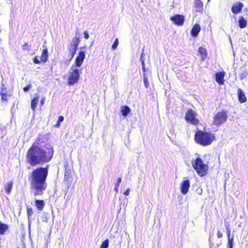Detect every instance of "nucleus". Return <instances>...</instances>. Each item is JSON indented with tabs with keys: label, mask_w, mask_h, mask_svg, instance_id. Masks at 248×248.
Segmentation results:
<instances>
[{
	"label": "nucleus",
	"mask_w": 248,
	"mask_h": 248,
	"mask_svg": "<svg viewBox=\"0 0 248 248\" xmlns=\"http://www.w3.org/2000/svg\"><path fill=\"white\" fill-rule=\"evenodd\" d=\"M118 45H119V40L118 38H116V39H115L113 44L112 45V46H111L112 49L113 50L116 49L117 48Z\"/></svg>",
	"instance_id": "cd10ccee"
},
{
	"label": "nucleus",
	"mask_w": 248,
	"mask_h": 248,
	"mask_svg": "<svg viewBox=\"0 0 248 248\" xmlns=\"http://www.w3.org/2000/svg\"><path fill=\"white\" fill-rule=\"evenodd\" d=\"M142 70H143L144 72H145V66H142Z\"/></svg>",
	"instance_id": "a18cd8bd"
},
{
	"label": "nucleus",
	"mask_w": 248,
	"mask_h": 248,
	"mask_svg": "<svg viewBox=\"0 0 248 248\" xmlns=\"http://www.w3.org/2000/svg\"><path fill=\"white\" fill-rule=\"evenodd\" d=\"M35 204L37 208L40 211L42 210L44 207V202L43 200H36Z\"/></svg>",
	"instance_id": "412c9836"
},
{
	"label": "nucleus",
	"mask_w": 248,
	"mask_h": 248,
	"mask_svg": "<svg viewBox=\"0 0 248 248\" xmlns=\"http://www.w3.org/2000/svg\"><path fill=\"white\" fill-rule=\"evenodd\" d=\"M33 62L35 63H36V64H39L40 63V62L39 61V60L38 59L36 58V57H35L33 59Z\"/></svg>",
	"instance_id": "4c0bfd02"
},
{
	"label": "nucleus",
	"mask_w": 248,
	"mask_h": 248,
	"mask_svg": "<svg viewBox=\"0 0 248 248\" xmlns=\"http://www.w3.org/2000/svg\"><path fill=\"white\" fill-rule=\"evenodd\" d=\"M190 187V182L186 178H184L183 182L181 184V191L183 194H186Z\"/></svg>",
	"instance_id": "1a4fd4ad"
},
{
	"label": "nucleus",
	"mask_w": 248,
	"mask_h": 248,
	"mask_svg": "<svg viewBox=\"0 0 248 248\" xmlns=\"http://www.w3.org/2000/svg\"><path fill=\"white\" fill-rule=\"evenodd\" d=\"M81 73V70L76 67L75 65H72L69 71L68 84L69 85H73L77 83L79 80Z\"/></svg>",
	"instance_id": "39448f33"
},
{
	"label": "nucleus",
	"mask_w": 248,
	"mask_h": 248,
	"mask_svg": "<svg viewBox=\"0 0 248 248\" xmlns=\"http://www.w3.org/2000/svg\"><path fill=\"white\" fill-rule=\"evenodd\" d=\"M143 78L144 84L145 87L146 88H148V87L149 86V82L148 80V78L146 76L145 74H143Z\"/></svg>",
	"instance_id": "c85d7f7f"
},
{
	"label": "nucleus",
	"mask_w": 248,
	"mask_h": 248,
	"mask_svg": "<svg viewBox=\"0 0 248 248\" xmlns=\"http://www.w3.org/2000/svg\"><path fill=\"white\" fill-rule=\"evenodd\" d=\"M226 230L227 232V237L231 236V229L229 225H226Z\"/></svg>",
	"instance_id": "2f4dec72"
},
{
	"label": "nucleus",
	"mask_w": 248,
	"mask_h": 248,
	"mask_svg": "<svg viewBox=\"0 0 248 248\" xmlns=\"http://www.w3.org/2000/svg\"><path fill=\"white\" fill-rule=\"evenodd\" d=\"M64 120V117L62 116H59L58 118V122H62Z\"/></svg>",
	"instance_id": "ea45409f"
},
{
	"label": "nucleus",
	"mask_w": 248,
	"mask_h": 248,
	"mask_svg": "<svg viewBox=\"0 0 248 248\" xmlns=\"http://www.w3.org/2000/svg\"><path fill=\"white\" fill-rule=\"evenodd\" d=\"M130 190V189L129 188H127L124 194L126 196L128 195L129 194Z\"/></svg>",
	"instance_id": "58836bf2"
},
{
	"label": "nucleus",
	"mask_w": 248,
	"mask_h": 248,
	"mask_svg": "<svg viewBox=\"0 0 248 248\" xmlns=\"http://www.w3.org/2000/svg\"><path fill=\"white\" fill-rule=\"evenodd\" d=\"M8 227L7 225L0 222V234H3L7 230Z\"/></svg>",
	"instance_id": "b1692460"
},
{
	"label": "nucleus",
	"mask_w": 248,
	"mask_h": 248,
	"mask_svg": "<svg viewBox=\"0 0 248 248\" xmlns=\"http://www.w3.org/2000/svg\"><path fill=\"white\" fill-rule=\"evenodd\" d=\"M210 0H208V1H209Z\"/></svg>",
	"instance_id": "49530a36"
},
{
	"label": "nucleus",
	"mask_w": 248,
	"mask_h": 248,
	"mask_svg": "<svg viewBox=\"0 0 248 248\" xmlns=\"http://www.w3.org/2000/svg\"><path fill=\"white\" fill-rule=\"evenodd\" d=\"M225 76V72H217L216 74V81L220 85H222L224 84V77Z\"/></svg>",
	"instance_id": "ddd939ff"
},
{
	"label": "nucleus",
	"mask_w": 248,
	"mask_h": 248,
	"mask_svg": "<svg viewBox=\"0 0 248 248\" xmlns=\"http://www.w3.org/2000/svg\"><path fill=\"white\" fill-rule=\"evenodd\" d=\"M0 94L1 95V99L2 100H5V101L7 100L9 95L7 93L6 88H2L1 89Z\"/></svg>",
	"instance_id": "aec40b11"
},
{
	"label": "nucleus",
	"mask_w": 248,
	"mask_h": 248,
	"mask_svg": "<svg viewBox=\"0 0 248 248\" xmlns=\"http://www.w3.org/2000/svg\"><path fill=\"white\" fill-rule=\"evenodd\" d=\"M85 58V53L84 51H80L78 52V56L75 60L76 67H80L83 63Z\"/></svg>",
	"instance_id": "9d476101"
},
{
	"label": "nucleus",
	"mask_w": 248,
	"mask_h": 248,
	"mask_svg": "<svg viewBox=\"0 0 248 248\" xmlns=\"http://www.w3.org/2000/svg\"><path fill=\"white\" fill-rule=\"evenodd\" d=\"M48 59V51L46 48H45L42 52L41 56V61L43 62H46Z\"/></svg>",
	"instance_id": "f3484780"
},
{
	"label": "nucleus",
	"mask_w": 248,
	"mask_h": 248,
	"mask_svg": "<svg viewBox=\"0 0 248 248\" xmlns=\"http://www.w3.org/2000/svg\"><path fill=\"white\" fill-rule=\"evenodd\" d=\"M228 238V242H227V247L228 248H233V236H232L231 237H227Z\"/></svg>",
	"instance_id": "a878e982"
},
{
	"label": "nucleus",
	"mask_w": 248,
	"mask_h": 248,
	"mask_svg": "<svg viewBox=\"0 0 248 248\" xmlns=\"http://www.w3.org/2000/svg\"><path fill=\"white\" fill-rule=\"evenodd\" d=\"M79 43V39L78 37H74L72 41V43L68 46V50L69 51V56L70 60H72L76 52L77 48Z\"/></svg>",
	"instance_id": "423d86ee"
},
{
	"label": "nucleus",
	"mask_w": 248,
	"mask_h": 248,
	"mask_svg": "<svg viewBox=\"0 0 248 248\" xmlns=\"http://www.w3.org/2000/svg\"><path fill=\"white\" fill-rule=\"evenodd\" d=\"M48 168L40 167L33 170L29 180L32 189L34 190V195H41L46 188V179L48 175Z\"/></svg>",
	"instance_id": "f03ea898"
},
{
	"label": "nucleus",
	"mask_w": 248,
	"mask_h": 248,
	"mask_svg": "<svg viewBox=\"0 0 248 248\" xmlns=\"http://www.w3.org/2000/svg\"><path fill=\"white\" fill-rule=\"evenodd\" d=\"M195 138L197 142L203 146L210 144L215 139L213 134L201 131L196 133Z\"/></svg>",
	"instance_id": "7ed1b4c3"
},
{
	"label": "nucleus",
	"mask_w": 248,
	"mask_h": 248,
	"mask_svg": "<svg viewBox=\"0 0 248 248\" xmlns=\"http://www.w3.org/2000/svg\"><path fill=\"white\" fill-rule=\"evenodd\" d=\"M44 100H45V99L43 98L41 100V105L42 106L43 105L44 103Z\"/></svg>",
	"instance_id": "37998d69"
},
{
	"label": "nucleus",
	"mask_w": 248,
	"mask_h": 248,
	"mask_svg": "<svg viewBox=\"0 0 248 248\" xmlns=\"http://www.w3.org/2000/svg\"><path fill=\"white\" fill-rule=\"evenodd\" d=\"M33 212L31 207H27V215L28 217L29 221L30 220V217L33 214Z\"/></svg>",
	"instance_id": "c756f323"
},
{
	"label": "nucleus",
	"mask_w": 248,
	"mask_h": 248,
	"mask_svg": "<svg viewBox=\"0 0 248 248\" xmlns=\"http://www.w3.org/2000/svg\"><path fill=\"white\" fill-rule=\"evenodd\" d=\"M248 75V72L247 71H243L239 75L241 80L245 78Z\"/></svg>",
	"instance_id": "7c9ffc66"
},
{
	"label": "nucleus",
	"mask_w": 248,
	"mask_h": 248,
	"mask_svg": "<svg viewBox=\"0 0 248 248\" xmlns=\"http://www.w3.org/2000/svg\"><path fill=\"white\" fill-rule=\"evenodd\" d=\"M31 87V85L30 84L27 85V86L23 88V90L24 92L28 91Z\"/></svg>",
	"instance_id": "f704fd0d"
},
{
	"label": "nucleus",
	"mask_w": 248,
	"mask_h": 248,
	"mask_svg": "<svg viewBox=\"0 0 248 248\" xmlns=\"http://www.w3.org/2000/svg\"><path fill=\"white\" fill-rule=\"evenodd\" d=\"M109 245L108 239H106L104 241L100 246V248H108Z\"/></svg>",
	"instance_id": "bb28decb"
},
{
	"label": "nucleus",
	"mask_w": 248,
	"mask_h": 248,
	"mask_svg": "<svg viewBox=\"0 0 248 248\" xmlns=\"http://www.w3.org/2000/svg\"><path fill=\"white\" fill-rule=\"evenodd\" d=\"M243 6V4L241 2L235 3L232 7L231 11L233 13L237 14L242 11Z\"/></svg>",
	"instance_id": "f8f14e48"
},
{
	"label": "nucleus",
	"mask_w": 248,
	"mask_h": 248,
	"mask_svg": "<svg viewBox=\"0 0 248 248\" xmlns=\"http://www.w3.org/2000/svg\"><path fill=\"white\" fill-rule=\"evenodd\" d=\"M39 101V97H36L34 98L31 102V108L33 110H34L36 109L37 105Z\"/></svg>",
	"instance_id": "4be33fe9"
},
{
	"label": "nucleus",
	"mask_w": 248,
	"mask_h": 248,
	"mask_svg": "<svg viewBox=\"0 0 248 248\" xmlns=\"http://www.w3.org/2000/svg\"><path fill=\"white\" fill-rule=\"evenodd\" d=\"M222 233L220 231L217 232V237L218 238H220L222 237Z\"/></svg>",
	"instance_id": "e433bc0d"
},
{
	"label": "nucleus",
	"mask_w": 248,
	"mask_h": 248,
	"mask_svg": "<svg viewBox=\"0 0 248 248\" xmlns=\"http://www.w3.org/2000/svg\"><path fill=\"white\" fill-rule=\"evenodd\" d=\"M200 31L201 27L200 25L198 24H195L191 31V35L193 37H196L198 35Z\"/></svg>",
	"instance_id": "4468645a"
},
{
	"label": "nucleus",
	"mask_w": 248,
	"mask_h": 248,
	"mask_svg": "<svg viewBox=\"0 0 248 248\" xmlns=\"http://www.w3.org/2000/svg\"><path fill=\"white\" fill-rule=\"evenodd\" d=\"M199 52L202 55V59H204L207 56V52L205 48L200 47L199 48Z\"/></svg>",
	"instance_id": "393cba45"
},
{
	"label": "nucleus",
	"mask_w": 248,
	"mask_h": 248,
	"mask_svg": "<svg viewBox=\"0 0 248 248\" xmlns=\"http://www.w3.org/2000/svg\"><path fill=\"white\" fill-rule=\"evenodd\" d=\"M191 164L199 175L203 176L205 175L208 169V165L203 163L200 157H198L195 159L192 160Z\"/></svg>",
	"instance_id": "20e7f679"
},
{
	"label": "nucleus",
	"mask_w": 248,
	"mask_h": 248,
	"mask_svg": "<svg viewBox=\"0 0 248 248\" xmlns=\"http://www.w3.org/2000/svg\"><path fill=\"white\" fill-rule=\"evenodd\" d=\"M184 16L182 15H176L170 17L171 20L176 25L181 26L184 22Z\"/></svg>",
	"instance_id": "9b49d317"
},
{
	"label": "nucleus",
	"mask_w": 248,
	"mask_h": 248,
	"mask_svg": "<svg viewBox=\"0 0 248 248\" xmlns=\"http://www.w3.org/2000/svg\"><path fill=\"white\" fill-rule=\"evenodd\" d=\"M238 100L241 103H245L247 101L246 97L242 89H239L237 91Z\"/></svg>",
	"instance_id": "2eb2a0df"
},
{
	"label": "nucleus",
	"mask_w": 248,
	"mask_h": 248,
	"mask_svg": "<svg viewBox=\"0 0 248 248\" xmlns=\"http://www.w3.org/2000/svg\"><path fill=\"white\" fill-rule=\"evenodd\" d=\"M53 155L52 148L42 147L38 142H35L28 150L26 161L31 166L42 165L49 162Z\"/></svg>",
	"instance_id": "f257e3e1"
},
{
	"label": "nucleus",
	"mask_w": 248,
	"mask_h": 248,
	"mask_svg": "<svg viewBox=\"0 0 248 248\" xmlns=\"http://www.w3.org/2000/svg\"><path fill=\"white\" fill-rule=\"evenodd\" d=\"M22 49L23 50H28L30 51L31 49V46L28 45L27 43H25L24 45L22 46Z\"/></svg>",
	"instance_id": "473e14b6"
},
{
	"label": "nucleus",
	"mask_w": 248,
	"mask_h": 248,
	"mask_svg": "<svg viewBox=\"0 0 248 248\" xmlns=\"http://www.w3.org/2000/svg\"><path fill=\"white\" fill-rule=\"evenodd\" d=\"M238 24L240 28H244L246 27L247 21L243 16H240L238 20Z\"/></svg>",
	"instance_id": "a211bd4d"
},
{
	"label": "nucleus",
	"mask_w": 248,
	"mask_h": 248,
	"mask_svg": "<svg viewBox=\"0 0 248 248\" xmlns=\"http://www.w3.org/2000/svg\"><path fill=\"white\" fill-rule=\"evenodd\" d=\"M142 55L143 54H142L141 56V65H142V66H145V63H144V61L143 60H142Z\"/></svg>",
	"instance_id": "a19ab883"
},
{
	"label": "nucleus",
	"mask_w": 248,
	"mask_h": 248,
	"mask_svg": "<svg viewBox=\"0 0 248 248\" xmlns=\"http://www.w3.org/2000/svg\"><path fill=\"white\" fill-rule=\"evenodd\" d=\"M60 123H61V122H58V121L57 123L55 125V126L56 127H59L60 126Z\"/></svg>",
	"instance_id": "79ce46f5"
},
{
	"label": "nucleus",
	"mask_w": 248,
	"mask_h": 248,
	"mask_svg": "<svg viewBox=\"0 0 248 248\" xmlns=\"http://www.w3.org/2000/svg\"><path fill=\"white\" fill-rule=\"evenodd\" d=\"M197 113L191 109L187 110L186 114L185 119L188 122L196 125L199 123V120L196 118Z\"/></svg>",
	"instance_id": "6e6552de"
},
{
	"label": "nucleus",
	"mask_w": 248,
	"mask_h": 248,
	"mask_svg": "<svg viewBox=\"0 0 248 248\" xmlns=\"http://www.w3.org/2000/svg\"><path fill=\"white\" fill-rule=\"evenodd\" d=\"M84 35L85 39H89V33H88L87 31H85L84 32Z\"/></svg>",
	"instance_id": "c9c22d12"
},
{
	"label": "nucleus",
	"mask_w": 248,
	"mask_h": 248,
	"mask_svg": "<svg viewBox=\"0 0 248 248\" xmlns=\"http://www.w3.org/2000/svg\"><path fill=\"white\" fill-rule=\"evenodd\" d=\"M121 112L124 117L126 116L131 111L130 108L128 106H122L121 108Z\"/></svg>",
	"instance_id": "6ab92c4d"
},
{
	"label": "nucleus",
	"mask_w": 248,
	"mask_h": 248,
	"mask_svg": "<svg viewBox=\"0 0 248 248\" xmlns=\"http://www.w3.org/2000/svg\"><path fill=\"white\" fill-rule=\"evenodd\" d=\"M114 190L116 191V192H118V187H116V186H115Z\"/></svg>",
	"instance_id": "c03bdc74"
},
{
	"label": "nucleus",
	"mask_w": 248,
	"mask_h": 248,
	"mask_svg": "<svg viewBox=\"0 0 248 248\" xmlns=\"http://www.w3.org/2000/svg\"><path fill=\"white\" fill-rule=\"evenodd\" d=\"M228 118L227 114L225 111L217 113L214 117L213 123L215 124L219 125L225 123Z\"/></svg>",
	"instance_id": "0eeeda50"
},
{
	"label": "nucleus",
	"mask_w": 248,
	"mask_h": 248,
	"mask_svg": "<svg viewBox=\"0 0 248 248\" xmlns=\"http://www.w3.org/2000/svg\"><path fill=\"white\" fill-rule=\"evenodd\" d=\"M13 182L12 181L8 182L5 186V189L8 194H9L13 187Z\"/></svg>",
	"instance_id": "5701e85b"
},
{
	"label": "nucleus",
	"mask_w": 248,
	"mask_h": 248,
	"mask_svg": "<svg viewBox=\"0 0 248 248\" xmlns=\"http://www.w3.org/2000/svg\"><path fill=\"white\" fill-rule=\"evenodd\" d=\"M195 10L199 12L202 10L203 4L201 0H195L194 1Z\"/></svg>",
	"instance_id": "dca6fc26"
},
{
	"label": "nucleus",
	"mask_w": 248,
	"mask_h": 248,
	"mask_svg": "<svg viewBox=\"0 0 248 248\" xmlns=\"http://www.w3.org/2000/svg\"><path fill=\"white\" fill-rule=\"evenodd\" d=\"M122 182V178L119 177L117 180V183L115 184V186L116 187H119L120 184Z\"/></svg>",
	"instance_id": "72a5a7b5"
}]
</instances>
